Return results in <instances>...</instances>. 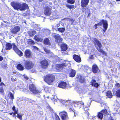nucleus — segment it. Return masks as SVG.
Listing matches in <instances>:
<instances>
[{
    "label": "nucleus",
    "instance_id": "1",
    "mask_svg": "<svg viewBox=\"0 0 120 120\" xmlns=\"http://www.w3.org/2000/svg\"><path fill=\"white\" fill-rule=\"evenodd\" d=\"M44 80L49 85H51L55 80L54 75L53 74H47L43 77Z\"/></svg>",
    "mask_w": 120,
    "mask_h": 120
},
{
    "label": "nucleus",
    "instance_id": "2",
    "mask_svg": "<svg viewBox=\"0 0 120 120\" xmlns=\"http://www.w3.org/2000/svg\"><path fill=\"white\" fill-rule=\"evenodd\" d=\"M94 43H95L98 46L96 47L98 51L102 53V54L105 56L107 55L106 53L101 48L102 46L101 43L97 39L94 38L93 39Z\"/></svg>",
    "mask_w": 120,
    "mask_h": 120
},
{
    "label": "nucleus",
    "instance_id": "3",
    "mask_svg": "<svg viewBox=\"0 0 120 120\" xmlns=\"http://www.w3.org/2000/svg\"><path fill=\"white\" fill-rule=\"evenodd\" d=\"M34 64L30 60H25L24 63V66L25 68L27 70H30L34 66Z\"/></svg>",
    "mask_w": 120,
    "mask_h": 120
},
{
    "label": "nucleus",
    "instance_id": "4",
    "mask_svg": "<svg viewBox=\"0 0 120 120\" xmlns=\"http://www.w3.org/2000/svg\"><path fill=\"white\" fill-rule=\"evenodd\" d=\"M98 26H101L103 25V26L104 29L103 31L104 32H105L107 30L108 27V24L107 21L106 20H104L103 19L101 20L98 23H97Z\"/></svg>",
    "mask_w": 120,
    "mask_h": 120
},
{
    "label": "nucleus",
    "instance_id": "5",
    "mask_svg": "<svg viewBox=\"0 0 120 120\" xmlns=\"http://www.w3.org/2000/svg\"><path fill=\"white\" fill-rule=\"evenodd\" d=\"M109 114L106 109H103L100 112H98L96 116L98 119L101 120L103 118V115L104 116L107 115Z\"/></svg>",
    "mask_w": 120,
    "mask_h": 120
},
{
    "label": "nucleus",
    "instance_id": "6",
    "mask_svg": "<svg viewBox=\"0 0 120 120\" xmlns=\"http://www.w3.org/2000/svg\"><path fill=\"white\" fill-rule=\"evenodd\" d=\"M87 108V109H84V112L83 114V116L86 117L87 119H90V120H96V116H92V117L91 118H90L89 115V113L88 112V111L89 110V108L88 107L86 108Z\"/></svg>",
    "mask_w": 120,
    "mask_h": 120
},
{
    "label": "nucleus",
    "instance_id": "7",
    "mask_svg": "<svg viewBox=\"0 0 120 120\" xmlns=\"http://www.w3.org/2000/svg\"><path fill=\"white\" fill-rule=\"evenodd\" d=\"M39 63L41 68L43 69H46L49 65L48 61L46 59L40 61L39 62Z\"/></svg>",
    "mask_w": 120,
    "mask_h": 120
},
{
    "label": "nucleus",
    "instance_id": "8",
    "mask_svg": "<svg viewBox=\"0 0 120 120\" xmlns=\"http://www.w3.org/2000/svg\"><path fill=\"white\" fill-rule=\"evenodd\" d=\"M67 65L66 63H63L61 64H58L56 65L55 68L56 70L58 72H60Z\"/></svg>",
    "mask_w": 120,
    "mask_h": 120
},
{
    "label": "nucleus",
    "instance_id": "9",
    "mask_svg": "<svg viewBox=\"0 0 120 120\" xmlns=\"http://www.w3.org/2000/svg\"><path fill=\"white\" fill-rule=\"evenodd\" d=\"M55 34L54 35L53 37L55 39V41L56 43L59 45L62 43L63 38L58 34Z\"/></svg>",
    "mask_w": 120,
    "mask_h": 120
},
{
    "label": "nucleus",
    "instance_id": "10",
    "mask_svg": "<svg viewBox=\"0 0 120 120\" xmlns=\"http://www.w3.org/2000/svg\"><path fill=\"white\" fill-rule=\"evenodd\" d=\"M73 104L74 106L76 107H77L80 108L82 107H83L84 110V109H87V108H86L87 107H85V108H84V104L83 102L82 101H75L74 102Z\"/></svg>",
    "mask_w": 120,
    "mask_h": 120
},
{
    "label": "nucleus",
    "instance_id": "11",
    "mask_svg": "<svg viewBox=\"0 0 120 120\" xmlns=\"http://www.w3.org/2000/svg\"><path fill=\"white\" fill-rule=\"evenodd\" d=\"M20 4L17 2L13 1L11 3V5L14 9L18 10L19 9Z\"/></svg>",
    "mask_w": 120,
    "mask_h": 120
},
{
    "label": "nucleus",
    "instance_id": "12",
    "mask_svg": "<svg viewBox=\"0 0 120 120\" xmlns=\"http://www.w3.org/2000/svg\"><path fill=\"white\" fill-rule=\"evenodd\" d=\"M29 87L30 91L34 94H37L39 92V91L36 89L35 85L33 84H30Z\"/></svg>",
    "mask_w": 120,
    "mask_h": 120
},
{
    "label": "nucleus",
    "instance_id": "13",
    "mask_svg": "<svg viewBox=\"0 0 120 120\" xmlns=\"http://www.w3.org/2000/svg\"><path fill=\"white\" fill-rule=\"evenodd\" d=\"M51 8L48 6H45L44 9V14L46 15L49 16L52 13Z\"/></svg>",
    "mask_w": 120,
    "mask_h": 120
},
{
    "label": "nucleus",
    "instance_id": "14",
    "mask_svg": "<svg viewBox=\"0 0 120 120\" xmlns=\"http://www.w3.org/2000/svg\"><path fill=\"white\" fill-rule=\"evenodd\" d=\"M19 10L22 11L28 9L29 8L28 5L25 3L21 4L20 3Z\"/></svg>",
    "mask_w": 120,
    "mask_h": 120
},
{
    "label": "nucleus",
    "instance_id": "15",
    "mask_svg": "<svg viewBox=\"0 0 120 120\" xmlns=\"http://www.w3.org/2000/svg\"><path fill=\"white\" fill-rule=\"evenodd\" d=\"M67 85V83L64 81H60L58 84V87L63 89H65Z\"/></svg>",
    "mask_w": 120,
    "mask_h": 120
},
{
    "label": "nucleus",
    "instance_id": "16",
    "mask_svg": "<svg viewBox=\"0 0 120 120\" xmlns=\"http://www.w3.org/2000/svg\"><path fill=\"white\" fill-rule=\"evenodd\" d=\"M24 56L26 58H29L32 57V54L30 50L28 49H26L24 52Z\"/></svg>",
    "mask_w": 120,
    "mask_h": 120
},
{
    "label": "nucleus",
    "instance_id": "17",
    "mask_svg": "<svg viewBox=\"0 0 120 120\" xmlns=\"http://www.w3.org/2000/svg\"><path fill=\"white\" fill-rule=\"evenodd\" d=\"M90 84L91 85V86L97 88L99 86V84L97 82H96L95 80L92 79L90 82Z\"/></svg>",
    "mask_w": 120,
    "mask_h": 120
},
{
    "label": "nucleus",
    "instance_id": "18",
    "mask_svg": "<svg viewBox=\"0 0 120 120\" xmlns=\"http://www.w3.org/2000/svg\"><path fill=\"white\" fill-rule=\"evenodd\" d=\"M89 0H81V6L82 7L84 8L87 6L89 3Z\"/></svg>",
    "mask_w": 120,
    "mask_h": 120
},
{
    "label": "nucleus",
    "instance_id": "19",
    "mask_svg": "<svg viewBox=\"0 0 120 120\" xmlns=\"http://www.w3.org/2000/svg\"><path fill=\"white\" fill-rule=\"evenodd\" d=\"M60 114V117L62 120H67L68 118L67 113L66 112H62Z\"/></svg>",
    "mask_w": 120,
    "mask_h": 120
},
{
    "label": "nucleus",
    "instance_id": "20",
    "mask_svg": "<svg viewBox=\"0 0 120 120\" xmlns=\"http://www.w3.org/2000/svg\"><path fill=\"white\" fill-rule=\"evenodd\" d=\"M92 71L94 74L97 73L99 71V68L95 64H93L92 66Z\"/></svg>",
    "mask_w": 120,
    "mask_h": 120
},
{
    "label": "nucleus",
    "instance_id": "21",
    "mask_svg": "<svg viewBox=\"0 0 120 120\" xmlns=\"http://www.w3.org/2000/svg\"><path fill=\"white\" fill-rule=\"evenodd\" d=\"M73 59L76 62L80 63L81 61V58L79 56L76 54H74L73 56Z\"/></svg>",
    "mask_w": 120,
    "mask_h": 120
},
{
    "label": "nucleus",
    "instance_id": "22",
    "mask_svg": "<svg viewBox=\"0 0 120 120\" xmlns=\"http://www.w3.org/2000/svg\"><path fill=\"white\" fill-rule=\"evenodd\" d=\"M20 28L19 26H15L11 30V33L13 34H16L20 30Z\"/></svg>",
    "mask_w": 120,
    "mask_h": 120
},
{
    "label": "nucleus",
    "instance_id": "23",
    "mask_svg": "<svg viewBox=\"0 0 120 120\" xmlns=\"http://www.w3.org/2000/svg\"><path fill=\"white\" fill-rule=\"evenodd\" d=\"M60 47L62 51H65L68 49L67 45L65 43L61 44L60 45Z\"/></svg>",
    "mask_w": 120,
    "mask_h": 120
},
{
    "label": "nucleus",
    "instance_id": "24",
    "mask_svg": "<svg viewBox=\"0 0 120 120\" xmlns=\"http://www.w3.org/2000/svg\"><path fill=\"white\" fill-rule=\"evenodd\" d=\"M76 74L75 70L71 69V70L70 72L69 73V76L70 77H74Z\"/></svg>",
    "mask_w": 120,
    "mask_h": 120
},
{
    "label": "nucleus",
    "instance_id": "25",
    "mask_svg": "<svg viewBox=\"0 0 120 120\" xmlns=\"http://www.w3.org/2000/svg\"><path fill=\"white\" fill-rule=\"evenodd\" d=\"M44 44L46 45H51V43L50 42L48 38H46L43 41Z\"/></svg>",
    "mask_w": 120,
    "mask_h": 120
},
{
    "label": "nucleus",
    "instance_id": "26",
    "mask_svg": "<svg viewBox=\"0 0 120 120\" xmlns=\"http://www.w3.org/2000/svg\"><path fill=\"white\" fill-rule=\"evenodd\" d=\"M16 68L17 69L20 71H23L24 69V67L21 64H18L17 65Z\"/></svg>",
    "mask_w": 120,
    "mask_h": 120
},
{
    "label": "nucleus",
    "instance_id": "27",
    "mask_svg": "<svg viewBox=\"0 0 120 120\" xmlns=\"http://www.w3.org/2000/svg\"><path fill=\"white\" fill-rule=\"evenodd\" d=\"M28 33L29 35L30 36L32 37L36 34V31L35 30H33L29 31Z\"/></svg>",
    "mask_w": 120,
    "mask_h": 120
},
{
    "label": "nucleus",
    "instance_id": "28",
    "mask_svg": "<svg viewBox=\"0 0 120 120\" xmlns=\"http://www.w3.org/2000/svg\"><path fill=\"white\" fill-rule=\"evenodd\" d=\"M6 48L7 50H9L11 49L12 48L11 44L9 43H7L6 44Z\"/></svg>",
    "mask_w": 120,
    "mask_h": 120
},
{
    "label": "nucleus",
    "instance_id": "29",
    "mask_svg": "<svg viewBox=\"0 0 120 120\" xmlns=\"http://www.w3.org/2000/svg\"><path fill=\"white\" fill-rule=\"evenodd\" d=\"M8 96L12 101H13L14 98V95L10 91L9 92Z\"/></svg>",
    "mask_w": 120,
    "mask_h": 120
},
{
    "label": "nucleus",
    "instance_id": "30",
    "mask_svg": "<svg viewBox=\"0 0 120 120\" xmlns=\"http://www.w3.org/2000/svg\"><path fill=\"white\" fill-rule=\"evenodd\" d=\"M106 96L109 98H111L112 97V94L111 92L110 91H109L106 92Z\"/></svg>",
    "mask_w": 120,
    "mask_h": 120
},
{
    "label": "nucleus",
    "instance_id": "31",
    "mask_svg": "<svg viewBox=\"0 0 120 120\" xmlns=\"http://www.w3.org/2000/svg\"><path fill=\"white\" fill-rule=\"evenodd\" d=\"M12 109L13 111H14L13 113V115L15 116L16 114H17L18 110L17 109L16 110L15 109V105L13 106Z\"/></svg>",
    "mask_w": 120,
    "mask_h": 120
},
{
    "label": "nucleus",
    "instance_id": "32",
    "mask_svg": "<svg viewBox=\"0 0 120 120\" xmlns=\"http://www.w3.org/2000/svg\"><path fill=\"white\" fill-rule=\"evenodd\" d=\"M34 38L35 41H41L42 40V39L39 38V36L37 35H35L34 36Z\"/></svg>",
    "mask_w": 120,
    "mask_h": 120
},
{
    "label": "nucleus",
    "instance_id": "33",
    "mask_svg": "<svg viewBox=\"0 0 120 120\" xmlns=\"http://www.w3.org/2000/svg\"><path fill=\"white\" fill-rule=\"evenodd\" d=\"M27 43L29 45H34L35 44V43L34 41L30 39L27 41Z\"/></svg>",
    "mask_w": 120,
    "mask_h": 120
},
{
    "label": "nucleus",
    "instance_id": "34",
    "mask_svg": "<svg viewBox=\"0 0 120 120\" xmlns=\"http://www.w3.org/2000/svg\"><path fill=\"white\" fill-rule=\"evenodd\" d=\"M66 7H67L68 8L70 9H74L75 8V6L73 5L66 4Z\"/></svg>",
    "mask_w": 120,
    "mask_h": 120
},
{
    "label": "nucleus",
    "instance_id": "35",
    "mask_svg": "<svg viewBox=\"0 0 120 120\" xmlns=\"http://www.w3.org/2000/svg\"><path fill=\"white\" fill-rule=\"evenodd\" d=\"M115 95L117 97L120 98V89L116 91Z\"/></svg>",
    "mask_w": 120,
    "mask_h": 120
},
{
    "label": "nucleus",
    "instance_id": "36",
    "mask_svg": "<svg viewBox=\"0 0 120 120\" xmlns=\"http://www.w3.org/2000/svg\"><path fill=\"white\" fill-rule=\"evenodd\" d=\"M16 52L20 56H21L23 55V53L19 49L16 51Z\"/></svg>",
    "mask_w": 120,
    "mask_h": 120
},
{
    "label": "nucleus",
    "instance_id": "37",
    "mask_svg": "<svg viewBox=\"0 0 120 120\" xmlns=\"http://www.w3.org/2000/svg\"><path fill=\"white\" fill-rule=\"evenodd\" d=\"M12 45L13 46V49L14 51L16 52L19 50L17 48V46L15 45V43H13Z\"/></svg>",
    "mask_w": 120,
    "mask_h": 120
},
{
    "label": "nucleus",
    "instance_id": "38",
    "mask_svg": "<svg viewBox=\"0 0 120 120\" xmlns=\"http://www.w3.org/2000/svg\"><path fill=\"white\" fill-rule=\"evenodd\" d=\"M58 31L60 32L61 33L64 32L65 30V29L64 28H59L57 29Z\"/></svg>",
    "mask_w": 120,
    "mask_h": 120
},
{
    "label": "nucleus",
    "instance_id": "39",
    "mask_svg": "<svg viewBox=\"0 0 120 120\" xmlns=\"http://www.w3.org/2000/svg\"><path fill=\"white\" fill-rule=\"evenodd\" d=\"M85 82L84 79L82 77H80L79 80V82L81 83H84Z\"/></svg>",
    "mask_w": 120,
    "mask_h": 120
},
{
    "label": "nucleus",
    "instance_id": "40",
    "mask_svg": "<svg viewBox=\"0 0 120 120\" xmlns=\"http://www.w3.org/2000/svg\"><path fill=\"white\" fill-rule=\"evenodd\" d=\"M67 1L68 3L71 4H74L75 2V0H67Z\"/></svg>",
    "mask_w": 120,
    "mask_h": 120
},
{
    "label": "nucleus",
    "instance_id": "41",
    "mask_svg": "<svg viewBox=\"0 0 120 120\" xmlns=\"http://www.w3.org/2000/svg\"><path fill=\"white\" fill-rule=\"evenodd\" d=\"M44 49L45 52H46V53H49L50 52V51L49 50H48L46 48H44Z\"/></svg>",
    "mask_w": 120,
    "mask_h": 120
},
{
    "label": "nucleus",
    "instance_id": "42",
    "mask_svg": "<svg viewBox=\"0 0 120 120\" xmlns=\"http://www.w3.org/2000/svg\"><path fill=\"white\" fill-rule=\"evenodd\" d=\"M17 114V118L20 120H22V116L19 113Z\"/></svg>",
    "mask_w": 120,
    "mask_h": 120
},
{
    "label": "nucleus",
    "instance_id": "43",
    "mask_svg": "<svg viewBox=\"0 0 120 120\" xmlns=\"http://www.w3.org/2000/svg\"><path fill=\"white\" fill-rule=\"evenodd\" d=\"M43 88H44V90L45 91H47L49 90L48 87L46 86H43Z\"/></svg>",
    "mask_w": 120,
    "mask_h": 120
},
{
    "label": "nucleus",
    "instance_id": "44",
    "mask_svg": "<svg viewBox=\"0 0 120 120\" xmlns=\"http://www.w3.org/2000/svg\"><path fill=\"white\" fill-rule=\"evenodd\" d=\"M55 117L56 120H60L59 116L56 114H55Z\"/></svg>",
    "mask_w": 120,
    "mask_h": 120
},
{
    "label": "nucleus",
    "instance_id": "45",
    "mask_svg": "<svg viewBox=\"0 0 120 120\" xmlns=\"http://www.w3.org/2000/svg\"><path fill=\"white\" fill-rule=\"evenodd\" d=\"M0 92L2 94H3L4 92V90L3 87H0Z\"/></svg>",
    "mask_w": 120,
    "mask_h": 120
},
{
    "label": "nucleus",
    "instance_id": "46",
    "mask_svg": "<svg viewBox=\"0 0 120 120\" xmlns=\"http://www.w3.org/2000/svg\"><path fill=\"white\" fill-rule=\"evenodd\" d=\"M115 86L117 88H119L120 87V84L119 83H116L115 85Z\"/></svg>",
    "mask_w": 120,
    "mask_h": 120
},
{
    "label": "nucleus",
    "instance_id": "47",
    "mask_svg": "<svg viewBox=\"0 0 120 120\" xmlns=\"http://www.w3.org/2000/svg\"><path fill=\"white\" fill-rule=\"evenodd\" d=\"M69 20L71 21V24H73L75 22V20L74 19L71 18Z\"/></svg>",
    "mask_w": 120,
    "mask_h": 120
},
{
    "label": "nucleus",
    "instance_id": "48",
    "mask_svg": "<svg viewBox=\"0 0 120 120\" xmlns=\"http://www.w3.org/2000/svg\"><path fill=\"white\" fill-rule=\"evenodd\" d=\"M89 58L90 59H94V56L93 55H91L89 57Z\"/></svg>",
    "mask_w": 120,
    "mask_h": 120
},
{
    "label": "nucleus",
    "instance_id": "49",
    "mask_svg": "<svg viewBox=\"0 0 120 120\" xmlns=\"http://www.w3.org/2000/svg\"><path fill=\"white\" fill-rule=\"evenodd\" d=\"M24 78L25 79L28 80L29 79V78L26 76L24 75H23Z\"/></svg>",
    "mask_w": 120,
    "mask_h": 120
},
{
    "label": "nucleus",
    "instance_id": "50",
    "mask_svg": "<svg viewBox=\"0 0 120 120\" xmlns=\"http://www.w3.org/2000/svg\"><path fill=\"white\" fill-rule=\"evenodd\" d=\"M6 85L2 82H1L0 83V86H5Z\"/></svg>",
    "mask_w": 120,
    "mask_h": 120
},
{
    "label": "nucleus",
    "instance_id": "51",
    "mask_svg": "<svg viewBox=\"0 0 120 120\" xmlns=\"http://www.w3.org/2000/svg\"><path fill=\"white\" fill-rule=\"evenodd\" d=\"M7 64H4L3 65V66L5 68H7Z\"/></svg>",
    "mask_w": 120,
    "mask_h": 120
},
{
    "label": "nucleus",
    "instance_id": "52",
    "mask_svg": "<svg viewBox=\"0 0 120 120\" xmlns=\"http://www.w3.org/2000/svg\"><path fill=\"white\" fill-rule=\"evenodd\" d=\"M3 59V58L2 56H0V61H2Z\"/></svg>",
    "mask_w": 120,
    "mask_h": 120
},
{
    "label": "nucleus",
    "instance_id": "53",
    "mask_svg": "<svg viewBox=\"0 0 120 120\" xmlns=\"http://www.w3.org/2000/svg\"><path fill=\"white\" fill-rule=\"evenodd\" d=\"M31 71L32 73H34L36 71V70L35 69H32L31 70Z\"/></svg>",
    "mask_w": 120,
    "mask_h": 120
},
{
    "label": "nucleus",
    "instance_id": "54",
    "mask_svg": "<svg viewBox=\"0 0 120 120\" xmlns=\"http://www.w3.org/2000/svg\"><path fill=\"white\" fill-rule=\"evenodd\" d=\"M98 25L97 23V24H95L94 25V26L95 27V29H96L98 28V27H97V26H98Z\"/></svg>",
    "mask_w": 120,
    "mask_h": 120
},
{
    "label": "nucleus",
    "instance_id": "55",
    "mask_svg": "<svg viewBox=\"0 0 120 120\" xmlns=\"http://www.w3.org/2000/svg\"><path fill=\"white\" fill-rule=\"evenodd\" d=\"M109 120H114L113 117H110L109 119Z\"/></svg>",
    "mask_w": 120,
    "mask_h": 120
},
{
    "label": "nucleus",
    "instance_id": "56",
    "mask_svg": "<svg viewBox=\"0 0 120 120\" xmlns=\"http://www.w3.org/2000/svg\"><path fill=\"white\" fill-rule=\"evenodd\" d=\"M23 15H24L25 16H26L27 15V14L26 13H24L23 14Z\"/></svg>",
    "mask_w": 120,
    "mask_h": 120
},
{
    "label": "nucleus",
    "instance_id": "57",
    "mask_svg": "<svg viewBox=\"0 0 120 120\" xmlns=\"http://www.w3.org/2000/svg\"><path fill=\"white\" fill-rule=\"evenodd\" d=\"M44 0H38L39 1V2H41Z\"/></svg>",
    "mask_w": 120,
    "mask_h": 120
},
{
    "label": "nucleus",
    "instance_id": "58",
    "mask_svg": "<svg viewBox=\"0 0 120 120\" xmlns=\"http://www.w3.org/2000/svg\"><path fill=\"white\" fill-rule=\"evenodd\" d=\"M90 13H89L88 14V16H88V17H89V16H90Z\"/></svg>",
    "mask_w": 120,
    "mask_h": 120
},
{
    "label": "nucleus",
    "instance_id": "59",
    "mask_svg": "<svg viewBox=\"0 0 120 120\" xmlns=\"http://www.w3.org/2000/svg\"><path fill=\"white\" fill-rule=\"evenodd\" d=\"M13 112H12L10 113V114L11 115H12L13 114Z\"/></svg>",
    "mask_w": 120,
    "mask_h": 120
},
{
    "label": "nucleus",
    "instance_id": "60",
    "mask_svg": "<svg viewBox=\"0 0 120 120\" xmlns=\"http://www.w3.org/2000/svg\"><path fill=\"white\" fill-rule=\"evenodd\" d=\"M1 81V79L0 77V82Z\"/></svg>",
    "mask_w": 120,
    "mask_h": 120
},
{
    "label": "nucleus",
    "instance_id": "61",
    "mask_svg": "<svg viewBox=\"0 0 120 120\" xmlns=\"http://www.w3.org/2000/svg\"><path fill=\"white\" fill-rule=\"evenodd\" d=\"M84 9H85V10H86V9H87V10H88V9L87 8H84Z\"/></svg>",
    "mask_w": 120,
    "mask_h": 120
},
{
    "label": "nucleus",
    "instance_id": "62",
    "mask_svg": "<svg viewBox=\"0 0 120 120\" xmlns=\"http://www.w3.org/2000/svg\"><path fill=\"white\" fill-rule=\"evenodd\" d=\"M16 80V79L15 78V79H14V80L15 81Z\"/></svg>",
    "mask_w": 120,
    "mask_h": 120
},
{
    "label": "nucleus",
    "instance_id": "63",
    "mask_svg": "<svg viewBox=\"0 0 120 120\" xmlns=\"http://www.w3.org/2000/svg\"><path fill=\"white\" fill-rule=\"evenodd\" d=\"M13 73L14 74H15L16 73V72H13Z\"/></svg>",
    "mask_w": 120,
    "mask_h": 120
},
{
    "label": "nucleus",
    "instance_id": "64",
    "mask_svg": "<svg viewBox=\"0 0 120 120\" xmlns=\"http://www.w3.org/2000/svg\"><path fill=\"white\" fill-rule=\"evenodd\" d=\"M116 0L117 1H120V0Z\"/></svg>",
    "mask_w": 120,
    "mask_h": 120
}]
</instances>
